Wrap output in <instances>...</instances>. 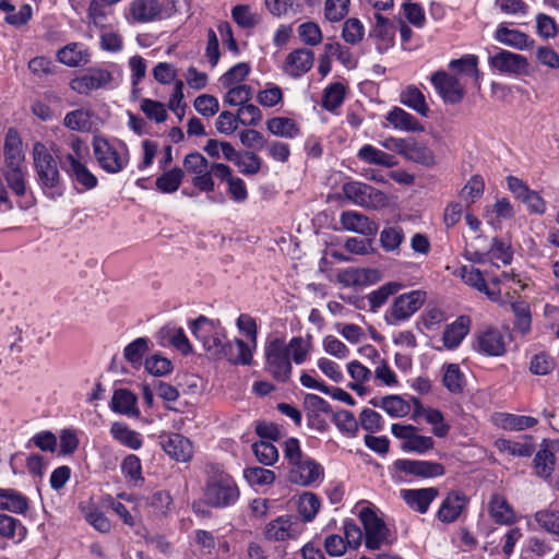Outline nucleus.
I'll return each instance as SVG.
<instances>
[{"instance_id": "nucleus-23", "label": "nucleus", "mask_w": 559, "mask_h": 559, "mask_svg": "<svg viewBox=\"0 0 559 559\" xmlns=\"http://www.w3.org/2000/svg\"><path fill=\"white\" fill-rule=\"evenodd\" d=\"M495 37L499 43L519 50L532 48L534 45V40L527 34L502 24L498 26Z\"/></svg>"}, {"instance_id": "nucleus-15", "label": "nucleus", "mask_w": 559, "mask_h": 559, "mask_svg": "<svg viewBox=\"0 0 559 559\" xmlns=\"http://www.w3.org/2000/svg\"><path fill=\"white\" fill-rule=\"evenodd\" d=\"M160 445L171 459L178 462H189L192 459V443L180 433H170L162 437Z\"/></svg>"}, {"instance_id": "nucleus-10", "label": "nucleus", "mask_w": 559, "mask_h": 559, "mask_svg": "<svg viewBox=\"0 0 559 559\" xmlns=\"http://www.w3.org/2000/svg\"><path fill=\"white\" fill-rule=\"evenodd\" d=\"M111 79V73L108 70L91 68L82 75L74 78L70 82V87L79 94L88 95L95 90L105 87Z\"/></svg>"}, {"instance_id": "nucleus-25", "label": "nucleus", "mask_w": 559, "mask_h": 559, "mask_svg": "<svg viewBox=\"0 0 559 559\" xmlns=\"http://www.w3.org/2000/svg\"><path fill=\"white\" fill-rule=\"evenodd\" d=\"M138 397L127 389H117L111 399V409L116 413L138 417L140 411L136 407Z\"/></svg>"}, {"instance_id": "nucleus-52", "label": "nucleus", "mask_w": 559, "mask_h": 559, "mask_svg": "<svg viewBox=\"0 0 559 559\" xmlns=\"http://www.w3.org/2000/svg\"><path fill=\"white\" fill-rule=\"evenodd\" d=\"M364 34V25L358 19L350 17L344 22L342 28V38L346 43L350 45H356L362 40Z\"/></svg>"}, {"instance_id": "nucleus-57", "label": "nucleus", "mask_w": 559, "mask_h": 559, "mask_svg": "<svg viewBox=\"0 0 559 559\" xmlns=\"http://www.w3.org/2000/svg\"><path fill=\"white\" fill-rule=\"evenodd\" d=\"M349 0H325L324 16L330 22H340L348 13Z\"/></svg>"}, {"instance_id": "nucleus-49", "label": "nucleus", "mask_w": 559, "mask_h": 559, "mask_svg": "<svg viewBox=\"0 0 559 559\" xmlns=\"http://www.w3.org/2000/svg\"><path fill=\"white\" fill-rule=\"evenodd\" d=\"M368 273L377 274V269H345L338 272L337 282L345 287L362 285V277Z\"/></svg>"}, {"instance_id": "nucleus-58", "label": "nucleus", "mask_w": 559, "mask_h": 559, "mask_svg": "<svg viewBox=\"0 0 559 559\" xmlns=\"http://www.w3.org/2000/svg\"><path fill=\"white\" fill-rule=\"evenodd\" d=\"M243 476L250 485H270L275 480V473L260 466L248 467Z\"/></svg>"}, {"instance_id": "nucleus-31", "label": "nucleus", "mask_w": 559, "mask_h": 559, "mask_svg": "<svg viewBox=\"0 0 559 559\" xmlns=\"http://www.w3.org/2000/svg\"><path fill=\"white\" fill-rule=\"evenodd\" d=\"M489 513L499 524H512L515 522V513L508 501L500 495H493L489 502Z\"/></svg>"}, {"instance_id": "nucleus-22", "label": "nucleus", "mask_w": 559, "mask_h": 559, "mask_svg": "<svg viewBox=\"0 0 559 559\" xmlns=\"http://www.w3.org/2000/svg\"><path fill=\"white\" fill-rule=\"evenodd\" d=\"M374 26L369 35L377 39V48L380 52H383L394 43L395 27L389 19L380 13L374 14Z\"/></svg>"}, {"instance_id": "nucleus-26", "label": "nucleus", "mask_w": 559, "mask_h": 559, "mask_svg": "<svg viewBox=\"0 0 559 559\" xmlns=\"http://www.w3.org/2000/svg\"><path fill=\"white\" fill-rule=\"evenodd\" d=\"M471 328V319L467 316L459 317L453 323L449 324L443 332V344L447 348H455L467 335Z\"/></svg>"}, {"instance_id": "nucleus-24", "label": "nucleus", "mask_w": 559, "mask_h": 559, "mask_svg": "<svg viewBox=\"0 0 559 559\" xmlns=\"http://www.w3.org/2000/svg\"><path fill=\"white\" fill-rule=\"evenodd\" d=\"M66 162L69 164H64L63 169L76 180L80 185L85 187L86 189H93L97 186V178L87 169V167L82 164L78 158L73 155L68 154L66 156Z\"/></svg>"}, {"instance_id": "nucleus-2", "label": "nucleus", "mask_w": 559, "mask_h": 559, "mask_svg": "<svg viewBox=\"0 0 559 559\" xmlns=\"http://www.w3.org/2000/svg\"><path fill=\"white\" fill-rule=\"evenodd\" d=\"M32 155L37 180L40 187L44 189L58 188L61 183L58 162L47 146L41 142H35Z\"/></svg>"}, {"instance_id": "nucleus-60", "label": "nucleus", "mask_w": 559, "mask_h": 559, "mask_svg": "<svg viewBox=\"0 0 559 559\" xmlns=\"http://www.w3.org/2000/svg\"><path fill=\"white\" fill-rule=\"evenodd\" d=\"M144 365L146 371L156 377L168 374L173 370L171 361L157 354L147 357Z\"/></svg>"}, {"instance_id": "nucleus-30", "label": "nucleus", "mask_w": 559, "mask_h": 559, "mask_svg": "<svg viewBox=\"0 0 559 559\" xmlns=\"http://www.w3.org/2000/svg\"><path fill=\"white\" fill-rule=\"evenodd\" d=\"M228 359L233 364L249 365L252 359V353L249 346L242 341L236 338L233 342H226L222 358Z\"/></svg>"}, {"instance_id": "nucleus-32", "label": "nucleus", "mask_w": 559, "mask_h": 559, "mask_svg": "<svg viewBox=\"0 0 559 559\" xmlns=\"http://www.w3.org/2000/svg\"><path fill=\"white\" fill-rule=\"evenodd\" d=\"M496 447L500 452L518 457H528L534 452L531 437H525L522 441L499 439L496 441Z\"/></svg>"}, {"instance_id": "nucleus-44", "label": "nucleus", "mask_w": 559, "mask_h": 559, "mask_svg": "<svg viewBox=\"0 0 559 559\" xmlns=\"http://www.w3.org/2000/svg\"><path fill=\"white\" fill-rule=\"evenodd\" d=\"M402 285L397 282H390L378 289L371 292L368 295V301L370 304V309L376 311L380 307H382L389 299L390 296L396 294L401 289Z\"/></svg>"}, {"instance_id": "nucleus-37", "label": "nucleus", "mask_w": 559, "mask_h": 559, "mask_svg": "<svg viewBox=\"0 0 559 559\" xmlns=\"http://www.w3.org/2000/svg\"><path fill=\"white\" fill-rule=\"evenodd\" d=\"M405 238L401 226H386L380 233V245L385 252H399Z\"/></svg>"}, {"instance_id": "nucleus-36", "label": "nucleus", "mask_w": 559, "mask_h": 559, "mask_svg": "<svg viewBox=\"0 0 559 559\" xmlns=\"http://www.w3.org/2000/svg\"><path fill=\"white\" fill-rule=\"evenodd\" d=\"M183 177V170L179 167H174L158 176L155 180V186L163 193H174L179 189Z\"/></svg>"}, {"instance_id": "nucleus-3", "label": "nucleus", "mask_w": 559, "mask_h": 559, "mask_svg": "<svg viewBox=\"0 0 559 559\" xmlns=\"http://www.w3.org/2000/svg\"><path fill=\"white\" fill-rule=\"evenodd\" d=\"M265 370L277 382L285 383L290 379L293 371L292 360L287 355L286 342L274 338L265 346Z\"/></svg>"}, {"instance_id": "nucleus-1", "label": "nucleus", "mask_w": 559, "mask_h": 559, "mask_svg": "<svg viewBox=\"0 0 559 559\" xmlns=\"http://www.w3.org/2000/svg\"><path fill=\"white\" fill-rule=\"evenodd\" d=\"M203 488L204 501L212 508H227L239 498V488L234 478L217 464H209Z\"/></svg>"}, {"instance_id": "nucleus-61", "label": "nucleus", "mask_w": 559, "mask_h": 559, "mask_svg": "<svg viewBox=\"0 0 559 559\" xmlns=\"http://www.w3.org/2000/svg\"><path fill=\"white\" fill-rule=\"evenodd\" d=\"M140 108L148 119L157 123L164 122L167 119V111L160 102L143 98Z\"/></svg>"}, {"instance_id": "nucleus-9", "label": "nucleus", "mask_w": 559, "mask_h": 559, "mask_svg": "<svg viewBox=\"0 0 559 559\" xmlns=\"http://www.w3.org/2000/svg\"><path fill=\"white\" fill-rule=\"evenodd\" d=\"M166 15L167 9L159 0H132L129 4V17L135 23H152Z\"/></svg>"}, {"instance_id": "nucleus-33", "label": "nucleus", "mask_w": 559, "mask_h": 559, "mask_svg": "<svg viewBox=\"0 0 559 559\" xmlns=\"http://www.w3.org/2000/svg\"><path fill=\"white\" fill-rule=\"evenodd\" d=\"M358 158L373 165L384 166L388 168L397 165L393 155H390L381 150L373 147L370 144L364 145L357 154Z\"/></svg>"}, {"instance_id": "nucleus-46", "label": "nucleus", "mask_w": 559, "mask_h": 559, "mask_svg": "<svg viewBox=\"0 0 559 559\" xmlns=\"http://www.w3.org/2000/svg\"><path fill=\"white\" fill-rule=\"evenodd\" d=\"M381 407L391 417H404L411 412V404L399 395H389L382 397Z\"/></svg>"}, {"instance_id": "nucleus-56", "label": "nucleus", "mask_w": 559, "mask_h": 559, "mask_svg": "<svg viewBox=\"0 0 559 559\" xmlns=\"http://www.w3.org/2000/svg\"><path fill=\"white\" fill-rule=\"evenodd\" d=\"M63 123L75 131H86L91 127V116L86 110L76 109L66 115Z\"/></svg>"}, {"instance_id": "nucleus-29", "label": "nucleus", "mask_w": 559, "mask_h": 559, "mask_svg": "<svg viewBox=\"0 0 559 559\" xmlns=\"http://www.w3.org/2000/svg\"><path fill=\"white\" fill-rule=\"evenodd\" d=\"M403 157L425 166L436 164L433 152L428 146L414 139H407Z\"/></svg>"}, {"instance_id": "nucleus-38", "label": "nucleus", "mask_w": 559, "mask_h": 559, "mask_svg": "<svg viewBox=\"0 0 559 559\" xmlns=\"http://www.w3.org/2000/svg\"><path fill=\"white\" fill-rule=\"evenodd\" d=\"M267 130L281 138L293 139L299 133V128L294 120L286 117H274L266 121Z\"/></svg>"}, {"instance_id": "nucleus-12", "label": "nucleus", "mask_w": 559, "mask_h": 559, "mask_svg": "<svg viewBox=\"0 0 559 559\" xmlns=\"http://www.w3.org/2000/svg\"><path fill=\"white\" fill-rule=\"evenodd\" d=\"M289 466V480L299 486H310L322 475L321 465L307 455Z\"/></svg>"}, {"instance_id": "nucleus-45", "label": "nucleus", "mask_w": 559, "mask_h": 559, "mask_svg": "<svg viewBox=\"0 0 559 559\" xmlns=\"http://www.w3.org/2000/svg\"><path fill=\"white\" fill-rule=\"evenodd\" d=\"M231 17L242 28H252L261 21L260 15L252 12L249 5L238 4L231 9Z\"/></svg>"}, {"instance_id": "nucleus-28", "label": "nucleus", "mask_w": 559, "mask_h": 559, "mask_svg": "<svg viewBox=\"0 0 559 559\" xmlns=\"http://www.w3.org/2000/svg\"><path fill=\"white\" fill-rule=\"evenodd\" d=\"M28 508V499L21 492L9 488L0 489V510L23 514Z\"/></svg>"}, {"instance_id": "nucleus-27", "label": "nucleus", "mask_w": 559, "mask_h": 559, "mask_svg": "<svg viewBox=\"0 0 559 559\" xmlns=\"http://www.w3.org/2000/svg\"><path fill=\"white\" fill-rule=\"evenodd\" d=\"M386 120L393 126L394 129L405 132H421L424 127L411 114L400 107H394L386 115Z\"/></svg>"}, {"instance_id": "nucleus-50", "label": "nucleus", "mask_w": 559, "mask_h": 559, "mask_svg": "<svg viewBox=\"0 0 559 559\" xmlns=\"http://www.w3.org/2000/svg\"><path fill=\"white\" fill-rule=\"evenodd\" d=\"M345 98V87L342 83H333L325 88L322 99V106L326 110H334L340 107Z\"/></svg>"}, {"instance_id": "nucleus-59", "label": "nucleus", "mask_w": 559, "mask_h": 559, "mask_svg": "<svg viewBox=\"0 0 559 559\" xmlns=\"http://www.w3.org/2000/svg\"><path fill=\"white\" fill-rule=\"evenodd\" d=\"M58 60L69 67H76L82 62H86L85 56L79 49L78 44H70L61 48L57 53Z\"/></svg>"}, {"instance_id": "nucleus-51", "label": "nucleus", "mask_w": 559, "mask_h": 559, "mask_svg": "<svg viewBox=\"0 0 559 559\" xmlns=\"http://www.w3.org/2000/svg\"><path fill=\"white\" fill-rule=\"evenodd\" d=\"M147 350L148 340L146 337H138L126 346L123 356L131 365L135 366L141 364Z\"/></svg>"}, {"instance_id": "nucleus-47", "label": "nucleus", "mask_w": 559, "mask_h": 559, "mask_svg": "<svg viewBox=\"0 0 559 559\" xmlns=\"http://www.w3.org/2000/svg\"><path fill=\"white\" fill-rule=\"evenodd\" d=\"M253 453L257 460L266 466L275 464L278 460V451L270 441H260L252 444Z\"/></svg>"}, {"instance_id": "nucleus-13", "label": "nucleus", "mask_w": 559, "mask_h": 559, "mask_svg": "<svg viewBox=\"0 0 559 559\" xmlns=\"http://www.w3.org/2000/svg\"><path fill=\"white\" fill-rule=\"evenodd\" d=\"M298 520L292 515H281L266 524L264 537L267 540H286L296 538L298 535Z\"/></svg>"}, {"instance_id": "nucleus-39", "label": "nucleus", "mask_w": 559, "mask_h": 559, "mask_svg": "<svg viewBox=\"0 0 559 559\" xmlns=\"http://www.w3.org/2000/svg\"><path fill=\"white\" fill-rule=\"evenodd\" d=\"M442 382L447 390L453 394H461L466 384L465 377L456 364H449L444 367Z\"/></svg>"}, {"instance_id": "nucleus-18", "label": "nucleus", "mask_w": 559, "mask_h": 559, "mask_svg": "<svg viewBox=\"0 0 559 559\" xmlns=\"http://www.w3.org/2000/svg\"><path fill=\"white\" fill-rule=\"evenodd\" d=\"M439 491L435 487L420 489H403L401 496L406 504L424 514L428 511L430 503L438 497Z\"/></svg>"}, {"instance_id": "nucleus-8", "label": "nucleus", "mask_w": 559, "mask_h": 559, "mask_svg": "<svg viewBox=\"0 0 559 559\" xmlns=\"http://www.w3.org/2000/svg\"><path fill=\"white\" fill-rule=\"evenodd\" d=\"M426 293L421 290H412L407 294L400 295L391 307V319L389 323L394 324L404 321L417 312L424 305Z\"/></svg>"}, {"instance_id": "nucleus-40", "label": "nucleus", "mask_w": 559, "mask_h": 559, "mask_svg": "<svg viewBox=\"0 0 559 559\" xmlns=\"http://www.w3.org/2000/svg\"><path fill=\"white\" fill-rule=\"evenodd\" d=\"M460 275L464 283L495 299L496 293L488 289L486 281L478 269L473 265H464L460 269Z\"/></svg>"}, {"instance_id": "nucleus-17", "label": "nucleus", "mask_w": 559, "mask_h": 559, "mask_svg": "<svg viewBox=\"0 0 559 559\" xmlns=\"http://www.w3.org/2000/svg\"><path fill=\"white\" fill-rule=\"evenodd\" d=\"M489 62L496 70L513 74L523 72L528 66L524 56L508 50H500L489 58Z\"/></svg>"}, {"instance_id": "nucleus-34", "label": "nucleus", "mask_w": 559, "mask_h": 559, "mask_svg": "<svg viewBox=\"0 0 559 559\" xmlns=\"http://www.w3.org/2000/svg\"><path fill=\"white\" fill-rule=\"evenodd\" d=\"M401 103L411 109L417 111L423 117H427L429 107L425 95L414 85L407 86L401 94Z\"/></svg>"}, {"instance_id": "nucleus-11", "label": "nucleus", "mask_w": 559, "mask_h": 559, "mask_svg": "<svg viewBox=\"0 0 559 559\" xmlns=\"http://www.w3.org/2000/svg\"><path fill=\"white\" fill-rule=\"evenodd\" d=\"M431 83L438 94L447 103L457 104L464 97V87L455 76L445 71H437L431 75Z\"/></svg>"}, {"instance_id": "nucleus-4", "label": "nucleus", "mask_w": 559, "mask_h": 559, "mask_svg": "<svg viewBox=\"0 0 559 559\" xmlns=\"http://www.w3.org/2000/svg\"><path fill=\"white\" fill-rule=\"evenodd\" d=\"M191 332L202 344L204 349L214 358H222L225 346L224 331L216 323L206 318L199 316L191 322Z\"/></svg>"}, {"instance_id": "nucleus-16", "label": "nucleus", "mask_w": 559, "mask_h": 559, "mask_svg": "<svg viewBox=\"0 0 559 559\" xmlns=\"http://www.w3.org/2000/svg\"><path fill=\"white\" fill-rule=\"evenodd\" d=\"M313 62V51L307 48H299L288 53L284 62V71L290 76L299 78L312 68Z\"/></svg>"}, {"instance_id": "nucleus-14", "label": "nucleus", "mask_w": 559, "mask_h": 559, "mask_svg": "<svg viewBox=\"0 0 559 559\" xmlns=\"http://www.w3.org/2000/svg\"><path fill=\"white\" fill-rule=\"evenodd\" d=\"M394 467L400 472L424 478L442 476L445 472L440 463L406 459L395 461Z\"/></svg>"}, {"instance_id": "nucleus-41", "label": "nucleus", "mask_w": 559, "mask_h": 559, "mask_svg": "<svg viewBox=\"0 0 559 559\" xmlns=\"http://www.w3.org/2000/svg\"><path fill=\"white\" fill-rule=\"evenodd\" d=\"M533 463L536 475L548 478L555 469L556 457L549 449L543 448L536 452Z\"/></svg>"}, {"instance_id": "nucleus-53", "label": "nucleus", "mask_w": 559, "mask_h": 559, "mask_svg": "<svg viewBox=\"0 0 559 559\" xmlns=\"http://www.w3.org/2000/svg\"><path fill=\"white\" fill-rule=\"evenodd\" d=\"M320 509V500L312 492H305L300 496L298 502V511L302 519L307 522L314 519Z\"/></svg>"}, {"instance_id": "nucleus-55", "label": "nucleus", "mask_w": 559, "mask_h": 559, "mask_svg": "<svg viewBox=\"0 0 559 559\" xmlns=\"http://www.w3.org/2000/svg\"><path fill=\"white\" fill-rule=\"evenodd\" d=\"M333 421L336 427L344 433L355 436L358 430V423L354 414L346 409L332 412Z\"/></svg>"}, {"instance_id": "nucleus-54", "label": "nucleus", "mask_w": 559, "mask_h": 559, "mask_svg": "<svg viewBox=\"0 0 559 559\" xmlns=\"http://www.w3.org/2000/svg\"><path fill=\"white\" fill-rule=\"evenodd\" d=\"M253 95V90L249 85L230 86L224 97V102L229 106H242L248 103Z\"/></svg>"}, {"instance_id": "nucleus-35", "label": "nucleus", "mask_w": 559, "mask_h": 559, "mask_svg": "<svg viewBox=\"0 0 559 559\" xmlns=\"http://www.w3.org/2000/svg\"><path fill=\"white\" fill-rule=\"evenodd\" d=\"M110 432L115 440L132 450H138L142 447L140 435L136 431L131 430L126 424L118 421L114 423L111 425Z\"/></svg>"}, {"instance_id": "nucleus-7", "label": "nucleus", "mask_w": 559, "mask_h": 559, "mask_svg": "<svg viewBox=\"0 0 559 559\" xmlns=\"http://www.w3.org/2000/svg\"><path fill=\"white\" fill-rule=\"evenodd\" d=\"M417 430V427L412 425L393 424L391 426L393 436L403 440L404 451L425 453L433 448L435 441L431 437L418 435Z\"/></svg>"}, {"instance_id": "nucleus-62", "label": "nucleus", "mask_w": 559, "mask_h": 559, "mask_svg": "<svg viewBox=\"0 0 559 559\" xmlns=\"http://www.w3.org/2000/svg\"><path fill=\"white\" fill-rule=\"evenodd\" d=\"M298 35L301 41L309 46H317L322 41V32L314 22H306L298 26Z\"/></svg>"}, {"instance_id": "nucleus-21", "label": "nucleus", "mask_w": 559, "mask_h": 559, "mask_svg": "<svg viewBox=\"0 0 559 559\" xmlns=\"http://www.w3.org/2000/svg\"><path fill=\"white\" fill-rule=\"evenodd\" d=\"M479 350L487 356H501L506 353V341L498 329H487L477 336Z\"/></svg>"}, {"instance_id": "nucleus-63", "label": "nucleus", "mask_w": 559, "mask_h": 559, "mask_svg": "<svg viewBox=\"0 0 559 559\" xmlns=\"http://www.w3.org/2000/svg\"><path fill=\"white\" fill-rule=\"evenodd\" d=\"M287 355H293L295 364H302L308 356L309 343L301 336L293 337L288 344H286Z\"/></svg>"}, {"instance_id": "nucleus-20", "label": "nucleus", "mask_w": 559, "mask_h": 559, "mask_svg": "<svg viewBox=\"0 0 559 559\" xmlns=\"http://www.w3.org/2000/svg\"><path fill=\"white\" fill-rule=\"evenodd\" d=\"M341 224L344 229L372 237L378 231V225L364 214L345 211L341 214Z\"/></svg>"}, {"instance_id": "nucleus-6", "label": "nucleus", "mask_w": 559, "mask_h": 559, "mask_svg": "<svg viewBox=\"0 0 559 559\" xmlns=\"http://www.w3.org/2000/svg\"><path fill=\"white\" fill-rule=\"evenodd\" d=\"M359 519L365 530V545L368 549L377 550L388 542L389 530L382 519L371 509L362 508Z\"/></svg>"}, {"instance_id": "nucleus-48", "label": "nucleus", "mask_w": 559, "mask_h": 559, "mask_svg": "<svg viewBox=\"0 0 559 559\" xmlns=\"http://www.w3.org/2000/svg\"><path fill=\"white\" fill-rule=\"evenodd\" d=\"M234 164L241 174L252 176L260 171L262 160L254 152L246 151L239 155Z\"/></svg>"}, {"instance_id": "nucleus-42", "label": "nucleus", "mask_w": 559, "mask_h": 559, "mask_svg": "<svg viewBox=\"0 0 559 559\" xmlns=\"http://www.w3.org/2000/svg\"><path fill=\"white\" fill-rule=\"evenodd\" d=\"M500 426L510 431H520L531 428L537 424V419L532 416L500 414Z\"/></svg>"}, {"instance_id": "nucleus-64", "label": "nucleus", "mask_w": 559, "mask_h": 559, "mask_svg": "<svg viewBox=\"0 0 559 559\" xmlns=\"http://www.w3.org/2000/svg\"><path fill=\"white\" fill-rule=\"evenodd\" d=\"M535 520L542 528L549 533L559 535V511H538L535 514Z\"/></svg>"}, {"instance_id": "nucleus-43", "label": "nucleus", "mask_w": 559, "mask_h": 559, "mask_svg": "<svg viewBox=\"0 0 559 559\" xmlns=\"http://www.w3.org/2000/svg\"><path fill=\"white\" fill-rule=\"evenodd\" d=\"M511 310L514 316V329L522 334L528 333L532 324L530 306L525 301H514L511 304Z\"/></svg>"}, {"instance_id": "nucleus-5", "label": "nucleus", "mask_w": 559, "mask_h": 559, "mask_svg": "<svg viewBox=\"0 0 559 559\" xmlns=\"http://www.w3.org/2000/svg\"><path fill=\"white\" fill-rule=\"evenodd\" d=\"M94 156L99 166L109 174L121 171L129 162L128 153L121 155L105 138L93 140Z\"/></svg>"}, {"instance_id": "nucleus-19", "label": "nucleus", "mask_w": 559, "mask_h": 559, "mask_svg": "<svg viewBox=\"0 0 559 559\" xmlns=\"http://www.w3.org/2000/svg\"><path fill=\"white\" fill-rule=\"evenodd\" d=\"M467 503V498L460 491H451L442 501L437 518L442 523H452L457 520Z\"/></svg>"}]
</instances>
